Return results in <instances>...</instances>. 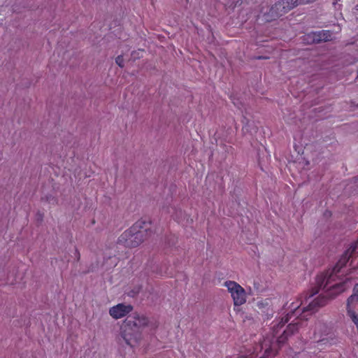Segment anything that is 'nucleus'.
Instances as JSON below:
<instances>
[{
    "label": "nucleus",
    "mask_w": 358,
    "mask_h": 358,
    "mask_svg": "<svg viewBox=\"0 0 358 358\" xmlns=\"http://www.w3.org/2000/svg\"><path fill=\"white\" fill-rule=\"evenodd\" d=\"M259 348L261 350H264V356H268L271 354V352L273 351V348L271 345V341L269 339H265Z\"/></svg>",
    "instance_id": "obj_12"
},
{
    "label": "nucleus",
    "mask_w": 358,
    "mask_h": 358,
    "mask_svg": "<svg viewBox=\"0 0 358 358\" xmlns=\"http://www.w3.org/2000/svg\"><path fill=\"white\" fill-rule=\"evenodd\" d=\"M276 334H277V332L275 331V334H274L273 336H275Z\"/></svg>",
    "instance_id": "obj_18"
},
{
    "label": "nucleus",
    "mask_w": 358,
    "mask_h": 358,
    "mask_svg": "<svg viewBox=\"0 0 358 358\" xmlns=\"http://www.w3.org/2000/svg\"><path fill=\"white\" fill-rule=\"evenodd\" d=\"M254 353L255 352L250 353V355H248V354L241 352V355H236V356H234V357H232L231 358H253L254 357V356H253Z\"/></svg>",
    "instance_id": "obj_14"
},
{
    "label": "nucleus",
    "mask_w": 358,
    "mask_h": 358,
    "mask_svg": "<svg viewBox=\"0 0 358 358\" xmlns=\"http://www.w3.org/2000/svg\"><path fill=\"white\" fill-rule=\"evenodd\" d=\"M159 274H160V275H163L162 271H160V272H159Z\"/></svg>",
    "instance_id": "obj_17"
},
{
    "label": "nucleus",
    "mask_w": 358,
    "mask_h": 358,
    "mask_svg": "<svg viewBox=\"0 0 358 358\" xmlns=\"http://www.w3.org/2000/svg\"><path fill=\"white\" fill-rule=\"evenodd\" d=\"M149 324L150 320L147 316L134 313L123 321L120 335L125 343L132 347L141 339L142 331Z\"/></svg>",
    "instance_id": "obj_2"
},
{
    "label": "nucleus",
    "mask_w": 358,
    "mask_h": 358,
    "mask_svg": "<svg viewBox=\"0 0 358 358\" xmlns=\"http://www.w3.org/2000/svg\"><path fill=\"white\" fill-rule=\"evenodd\" d=\"M358 254V247L356 245L351 246L348 250L344 253V255L341 257L338 260L336 265L331 270H328L324 273H321L317 275L316 278V285L317 287L313 288L311 290V293L310 296L312 297L315 294L319 292L320 289H324L327 286L330 285L332 282H336L337 280H339L340 282L336 283L332 285L331 288L333 290H336L337 293H341L344 292L347 289L346 282L348 279L345 280L341 279V275H339L341 272V269L345 265V264L349 261L350 258L353 255Z\"/></svg>",
    "instance_id": "obj_1"
},
{
    "label": "nucleus",
    "mask_w": 358,
    "mask_h": 358,
    "mask_svg": "<svg viewBox=\"0 0 358 358\" xmlns=\"http://www.w3.org/2000/svg\"><path fill=\"white\" fill-rule=\"evenodd\" d=\"M171 210H173L172 214V217L178 223L182 221V215L183 214L182 211L180 210H176L173 208H171Z\"/></svg>",
    "instance_id": "obj_13"
},
{
    "label": "nucleus",
    "mask_w": 358,
    "mask_h": 358,
    "mask_svg": "<svg viewBox=\"0 0 358 358\" xmlns=\"http://www.w3.org/2000/svg\"><path fill=\"white\" fill-rule=\"evenodd\" d=\"M358 302V284H356L353 288L352 294L347 299L346 308L349 307H355Z\"/></svg>",
    "instance_id": "obj_11"
},
{
    "label": "nucleus",
    "mask_w": 358,
    "mask_h": 358,
    "mask_svg": "<svg viewBox=\"0 0 358 358\" xmlns=\"http://www.w3.org/2000/svg\"><path fill=\"white\" fill-rule=\"evenodd\" d=\"M76 252L78 254V259H80V253L78 252V251L76 250Z\"/></svg>",
    "instance_id": "obj_16"
},
{
    "label": "nucleus",
    "mask_w": 358,
    "mask_h": 358,
    "mask_svg": "<svg viewBox=\"0 0 358 358\" xmlns=\"http://www.w3.org/2000/svg\"><path fill=\"white\" fill-rule=\"evenodd\" d=\"M134 308L130 304L118 303L109 309V315L115 320L122 318L129 314Z\"/></svg>",
    "instance_id": "obj_7"
},
{
    "label": "nucleus",
    "mask_w": 358,
    "mask_h": 358,
    "mask_svg": "<svg viewBox=\"0 0 358 358\" xmlns=\"http://www.w3.org/2000/svg\"><path fill=\"white\" fill-rule=\"evenodd\" d=\"M148 225H150V223L143 220L137 221L120 235L118 238V243L127 248L137 247L146 238L145 236L150 231Z\"/></svg>",
    "instance_id": "obj_3"
},
{
    "label": "nucleus",
    "mask_w": 358,
    "mask_h": 358,
    "mask_svg": "<svg viewBox=\"0 0 358 358\" xmlns=\"http://www.w3.org/2000/svg\"><path fill=\"white\" fill-rule=\"evenodd\" d=\"M301 305V301L300 299H296L289 305L288 309L292 312V314H288L285 319H282L280 322L281 327L290 320L292 315L296 316L301 312V310L299 309Z\"/></svg>",
    "instance_id": "obj_8"
},
{
    "label": "nucleus",
    "mask_w": 358,
    "mask_h": 358,
    "mask_svg": "<svg viewBox=\"0 0 358 358\" xmlns=\"http://www.w3.org/2000/svg\"><path fill=\"white\" fill-rule=\"evenodd\" d=\"M261 358H264V357H261Z\"/></svg>",
    "instance_id": "obj_19"
},
{
    "label": "nucleus",
    "mask_w": 358,
    "mask_h": 358,
    "mask_svg": "<svg viewBox=\"0 0 358 358\" xmlns=\"http://www.w3.org/2000/svg\"><path fill=\"white\" fill-rule=\"evenodd\" d=\"M225 287L231 294L235 306H240L245 302L246 294L241 285L234 281H226Z\"/></svg>",
    "instance_id": "obj_6"
},
{
    "label": "nucleus",
    "mask_w": 358,
    "mask_h": 358,
    "mask_svg": "<svg viewBox=\"0 0 358 358\" xmlns=\"http://www.w3.org/2000/svg\"><path fill=\"white\" fill-rule=\"evenodd\" d=\"M308 36L312 38L313 42L327 41L331 38L330 31L325 30L317 33H312Z\"/></svg>",
    "instance_id": "obj_10"
},
{
    "label": "nucleus",
    "mask_w": 358,
    "mask_h": 358,
    "mask_svg": "<svg viewBox=\"0 0 358 358\" xmlns=\"http://www.w3.org/2000/svg\"><path fill=\"white\" fill-rule=\"evenodd\" d=\"M315 1L316 0H280L271 8L270 10L271 16L275 17L282 15L298 5L307 4Z\"/></svg>",
    "instance_id": "obj_5"
},
{
    "label": "nucleus",
    "mask_w": 358,
    "mask_h": 358,
    "mask_svg": "<svg viewBox=\"0 0 358 358\" xmlns=\"http://www.w3.org/2000/svg\"><path fill=\"white\" fill-rule=\"evenodd\" d=\"M115 62L116 64L120 66V67H123L124 66V59H123V56L122 55H118L116 59H115Z\"/></svg>",
    "instance_id": "obj_15"
},
{
    "label": "nucleus",
    "mask_w": 358,
    "mask_h": 358,
    "mask_svg": "<svg viewBox=\"0 0 358 358\" xmlns=\"http://www.w3.org/2000/svg\"><path fill=\"white\" fill-rule=\"evenodd\" d=\"M346 317L350 322L358 331V310L355 307H349L346 308Z\"/></svg>",
    "instance_id": "obj_9"
},
{
    "label": "nucleus",
    "mask_w": 358,
    "mask_h": 358,
    "mask_svg": "<svg viewBox=\"0 0 358 358\" xmlns=\"http://www.w3.org/2000/svg\"><path fill=\"white\" fill-rule=\"evenodd\" d=\"M326 301L327 300L325 297L319 296L311 301L306 309L304 310L303 314L300 315V316L296 317L293 320H292L291 323L287 326L286 330L283 331V334L278 338L276 341L277 343L279 344L283 343L287 338L288 336H290L297 331L299 327L302 326L303 321L306 320V316L308 315L307 313L310 311H314L317 308L323 306L326 303Z\"/></svg>",
    "instance_id": "obj_4"
}]
</instances>
